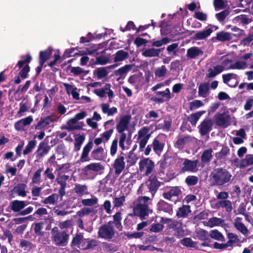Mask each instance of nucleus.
Instances as JSON below:
<instances>
[{
    "label": "nucleus",
    "instance_id": "obj_1",
    "mask_svg": "<svg viewBox=\"0 0 253 253\" xmlns=\"http://www.w3.org/2000/svg\"><path fill=\"white\" fill-rule=\"evenodd\" d=\"M232 174L223 168H214L210 175V181L211 186H223L228 185L232 180Z\"/></svg>",
    "mask_w": 253,
    "mask_h": 253
},
{
    "label": "nucleus",
    "instance_id": "obj_2",
    "mask_svg": "<svg viewBox=\"0 0 253 253\" xmlns=\"http://www.w3.org/2000/svg\"><path fill=\"white\" fill-rule=\"evenodd\" d=\"M130 119V115H124L121 118L120 122L116 125V129L118 132L121 134L119 144L122 151H124L126 149L125 141L126 139V134L124 131L128 129Z\"/></svg>",
    "mask_w": 253,
    "mask_h": 253
},
{
    "label": "nucleus",
    "instance_id": "obj_3",
    "mask_svg": "<svg viewBox=\"0 0 253 253\" xmlns=\"http://www.w3.org/2000/svg\"><path fill=\"white\" fill-rule=\"evenodd\" d=\"M51 233L52 240L56 246L65 247L67 245L69 235L66 231H60L58 227H54L52 229Z\"/></svg>",
    "mask_w": 253,
    "mask_h": 253
},
{
    "label": "nucleus",
    "instance_id": "obj_4",
    "mask_svg": "<svg viewBox=\"0 0 253 253\" xmlns=\"http://www.w3.org/2000/svg\"><path fill=\"white\" fill-rule=\"evenodd\" d=\"M21 58V60L17 62L16 66L18 67L19 69L23 68L19 72V75L23 79H25L28 78L30 71V67L28 64L32 61V57L28 53L22 56Z\"/></svg>",
    "mask_w": 253,
    "mask_h": 253
},
{
    "label": "nucleus",
    "instance_id": "obj_5",
    "mask_svg": "<svg viewBox=\"0 0 253 253\" xmlns=\"http://www.w3.org/2000/svg\"><path fill=\"white\" fill-rule=\"evenodd\" d=\"M139 167L141 171L145 169L144 174L146 176H148L153 171L155 168V163L149 158H143L139 161Z\"/></svg>",
    "mask_w": 253,
    "mask_h": 253
},
{
    "label": "nucleus",
    "instance_id": "obj_6",
    "mask_svg": "<svg viewBox=\"0 0 253 253\" xmlns=\"http://www.w3.org/2000/svg\"><path fill=\"white\" fill-rule=\"evenodd\" d=\"M98 235L101 238L109 240L114 236L115 231L112 226L102 225L99 229Z\"/></svg>",
    "mask_w": 253,
    "mask_h": 253
},
{
    "label": "nucleus",
    "instance_id": "obj_7",
    "mask_svg": "<svg viewBox=\"0 0 253 253\" xmlns=\"http://www.w3.org/2000/svg\"><path fill=\"white\" fill-rule=\"evenodd\" d=\"M184 162L183 163V166L181 167L179 172L180 173H184L186 171H190L192 172H197L198 170V160L192 161L188 159H182Z\"/></svg>",
    "mask_w": 253,
    "mask_h": 253
},
{
    "label": "nucleus",
    "instance_id": "obj_8",
    "mask_svg": "<svg viewBox=\"0 0 253 253\" xmlns=\"http://www.w3.org/2000/svg\"><path fill=\"white\" fill-rule=\"evenodd\" d=\"M124 155L125 154L123 152V151H121L120 154L118 156L112 164L116 175H119L120 174L125 168Z\"/></svg>",
    "mask_w": 253,
    "mask_h": 253
},
{
    "label": "nucleus",
    "instance_id": "obj_9",
    "mask_svg": "<svg viewBox=\"0 0 253 253\" xmlns=\"http://www.w3.org/2000/svg\"><path fill=\"white\" fill-rule=\"evenodd\" d=\"M50 149V146L48 145L47 142L44 140L41 142L36 152V161L41 162L42 160V158L46 155Z\"/></svg>",
    "mask_w": 253,
    "mask_h": 253
},
{
    "label": "nucleus",
    "instance_id": "obj_10",
    "mask_svg": "<svg viewBox=\"0 0 253 253\" xmlns=\"http://www.w3.org/2000/svg\"><path fill=\"white\" fill-rule=\"evenodd\" d=\"M150 212V210L146 204H137L133 208L134 214L139 216L141 219H145V217L148 215Z\"/></svg>",
    "mask_w": 253,
    "mask_h": 253
},
{
    "label": "nucleus",
    "instance_id": "obj_11",
    "mask_svg": "<svg viewBox=\"0 0 253 253\" xmlns=\"http://www.w3.org/2000/svg\"><path fill=\"white\" fill-rule=\"evenodd\" d=\"M233 34L225 31H221L216 33V37H212L211 41L213 42H222L230 41L233 38Z\"/></svg>",
    "mask_w": 253,
    "mask_h": 253
},
{
    "label": "nucleus",
    "instance_id": "obj_12",
    "mask_svg": "<svg viewBox=\"0 0 253 253\" xmlns=\"http://www.w3.org/2000/svg\"><path fill=\"white\" fill-rule=\"evenodd\" d=\"M169 229H172L174 231L173 235L177 238H180L185 235L184 230L182 227V223L180 220H174L169 225Z\"/></svg>",
    "mask_w": 253,
    "mask_h": 253
},
{
    "label": "nucleus",
    "instance_id": "obj_13",
    "mask_svg": "<svg viewBox=\"0 0 253 253\" xmlns=\"http://www.w3.org/2000/svg\"><path fill=\"white\" fill-rule=\"evenodd\" d=\"M213 123L209 118L205 119L199 126V133L202 136H205L208 134L212 129Z\"/></svg>",
    "mask_w": 253,
    "mask_h": 253
},
{
    "label": "nucleus",
    "instance_id": "obj_14",
    "mask_svg": "<svg viewBox=\"0 0 253 253\" xmlns=\"http://www.w3.org/2000/svg\"><path fill=\"white\" fill-rule=\"evenodd\" d=\"M90 157L93 160L102 161L106 158L107 153L102 147L99 146L91 152Z\"/></svg>",
    "mask_w": 253,
    "mask_h": 253
},
{
    "label": "nucleus",
    "instance_id": "obj_15",
    "mask_svg": "<svg viewBox=\"0 0 253 253\" xmlns=\"http://www.w3.org/2000/svg\"><path fill=\"white\" fill-rule=\"evenodd\" d=\"M104 169V167L101 163H91L85 166L82 169V171L85 175H88L91 171L97 172L99 171L103 170Z\"/></svg>",
    "mask_w": 253,
    "mask_h": 253
},
{
    "label": "nucleus",
    "instance_id": "obj_16",
    "mask_svg": "<svg viewBox=\"0 0 253 253\" xmlns=\"http://www.w3.org/2000/svg\"><path fill=\"white\" fill-rule=\"evenodd\" d=\"M93 143L92 141L91 140H89L83 148V152L80 157V161L84 162H88L90 160V159L88 158V154L93 148Z\"/></svg>",
    "mask_w": 253,
    "mask_h": 253
},
{
    "label": "nucleus",
    "instance_id": "obj_17",
    "mask_svg": "<svg viewBox=\"0 0 253 253\" xmlns=\"http://www.w3.org/2000/svg\"><path fill=\"white\" fill-rule=\"evenodd\" d=\"M157 209L160 211H163L169 214L173 213V206L163 200H161L157 203Z\"/></svg>",
    "mask_w": 253,
    "mask_h": 253
},
{
    "label": "nucleus",
    "instance_id": "obj_18",
    "mask_svg": "<svg viewBox=\"0 0 253 253\" xmlns=\"http://www.w3.org/2000/svg\"><path fill=\"white\" fill-rule=\"evenodd\" d=\"M29 202L24 201L14 200L11 203V210L14 212H20Z\"/></svg>",
    "mask_w": 253,
    "mask_h": 253
},
{
    "label": "nucleus",
    "instance_id": "obj_19",
    "mask_svg": "<svg viewBox=\"0 0 253 253\" xmlns=\"http://www.w3.org/2000/svg\"><path fill=\"white\" fill-rule=\"evenodd\" d=\"M148 182L149 191L151 193L152 196H154L158 188L161 186V182L156 177L150 178Z\"/></svg>",
    "mask_w": 253,
    "mask_h": 253
},
{
    "label": "nucleus",
    "instance_id": "obj_20",
    "mask_svg": "<svg viewBox=\"0 0 253 253\" xmlns=\"http://www.w3.org/2000/svg\"><path fill=\"white\" fill-rule=\"evenodd\" d=\"M215 120L217 126H227L230 120V116L224 113L219 114L215 116Z\"/></svg>",
    "mask_w": 253,
    "mask_h": 253
},
{
    "label": "nucleus",
    "instance_id": "obj_21",
    "mask_svg": "<svg viewBox=\"0 0 253 253\" xmlns=\"http://www.w3.org/2000/svg\"><path fill=\"white\" fill-rule=\"evenodd\" d=\"M52 48L51 47H48L46 49L43 51H41L39 53V64L43 65L45 62L50 59Z\"/></svg>",
    "mask_w": 253,
    "mask_h": 253
},
{
    "label": "nucleus",
    "instance_id": "obj_22",
    "mask_svg": "<svg viewBox=\"0 0 253 253\" xmlns=\"http://www.w3.org/2000/svg\"><path fill=\"white\" fill-rule=\"evenodd\" d=\"M97 245V242L95 240L84 238L80 248L83 250H87L93 249Z\"/></svg>",
    "mask_w": 253,
    "mask_h": 253
},
{
    "label": "nucleus",
    "instance_id": "obj_23",
    "mask_svg": "<svg viewBox=\"0 0 253 253\" xmlns=\"http://www.w3.org/2000/svg\"><path fill=\"white\" fill-rule=\"evenodd\" d=\"M203 51L199 47L193 46L187 50L186 56L191 59H195L203 55Z\"/></svg>",
    "mask_w": 253,
    "mask_h": 253
},
{
    "label": "nucleus",
    "instance_id": "obj_24",
    "mask_svg": "<svg viewBox=\"0 0 253 253\" xmlns=\"http://www.w3.org/2000/svg\"><path fill=\"white\" fill-rule=\"evenodd\" d=\"M216 209L225 208L227 212H230L233 210L232 202L229 200H220L215 204Z\"/></svg>",
    "mask_w": 253,
    "mask_h": 253
},
{
    "label": "nucleus",
    "instance_id": "obj_25",
    "mask_svg": "<svg viewBox=\"0 0 253 253\" xmlns=\"http://www.w3.org/2000/svg\"><path fill=\"white\" fill-rule=\"evenodd\" d=\"M191 212V207L189 205H183L178 208L176 211V215L178 218H185L187 217Z\"/></svg>",
    "mask_w": 253,
    "mask_h": 253
},
{
    "label": "nucleus",
    "instance_id": "obj_26",
    "mask_svg": "<svg viewBox=\"0 0 253 253\" xmlns=\"http://www.w3.org/2000/svg\"><path fill=\"white\" fill-rule=\"evenodd\" d=\"M153 150L154 152L159 156H160L165 147V143L160 142L158 137H156L152 142Z\"/></svg>",
    "mask_w": 253,
    "mask_h": 253
},
{
    "label": "nucleus",
    "instance_id": "obj_27",
    "mask_svg": "<svg viewBox=\"0 0 253 253\" xmlns=\"http://www.w3.org/2000/svg\"><path fill=\"white\" fill-rule=\"evenodd\" d=\"M213 30L211 28H208L202 31H198L193 37L195 40H202L206 39L211 35Z\"/></svg>",
    "mask_w": 253,
    "mask_h": 253
},
{
    "label": "nucleus",
    "instance_id": "obj_28",
    "mask_svg": "<svg viewBox=\"0 0 253 253\" xmlns=\"http://www.w3.org/2000/svg\"><path fill=\"white\" fill-rule=\"evenodd\" d=\"M224 70L223 67L217 65L212 68H209L208 70V73L206 74V78H212L215 77L217 75L221 73Z\"/></svg>",
    "mask_w": 253,
    "mask_h": 253
},
{
    "label": "nucleus",
    "instance_id": "obj_29",
    "mask_svg": "<svg viewBox=\"0 0 253 253\" xmlns=\"http://www.w3.org/2000/svg\"><path fill=\"white\" fill-rule=\"evenodd\" d=\"M212 152L211 148L205 150L201 157L202 162L206 164L209 163L212 158Z\"/></svg>",
    "mask_w": 253,
    "mask_h": 253
},
{
    "label": "nucleus",
    "instance_id": "obj_30",
    "mask_svg": "<svg viewBox=\"0 0 253 253\" xmlns=\"http://www.w3.org/2000/svg\"><path fill=\"white\" fill-rule=\"evenodd\" d=\"M161 51V49L151 48L146 49L142 51V55L146 57L158 56Z\"/></svg>",
    "mask_w": 253,
    "mask_h": 253
},
{
    "label": "nucleus",
    "instance_id": "obj_31",
    "mask_svg": "<svg viewBox=\"0 0 253 253\" xmlns=\"http://www.w3.org/2000/svg\"><path fill=\"white\" fill-rule=\"evenodd\" d=\"M129 56L128 53L123 49L119 50L116 52L114 55L113 60L114 62L122 61L128 58Z\"/></svg>",
    "mask_w": 253,
    "mask_h": 253
},
{
    "label": "nucleus",
    "instance_id": "obj_32",
    "mask_svg": "<svg viewBox=\"0 0 253 253\" xmlns=\"http://www.w3.org/2000/svg\"><path fill=\"white\" fill-rule=\"evenodd\" d=\"M205 113V111H203L192 114L187 117V120L193 126H195L201 116Z\"/></svg>",
    "mask_w": 253,
    "mask_h": 253
},
{
    "label": "nucleus",
    "instance_id": "obj_33",
    "mask_svg": "<svg viewBox=\"0 0 253 253\" xmlns=\"http://www.w3.org/2000/svg\"><path fill=\"white\" fill-rule=\"evenodd\" d=\"M192 141L191 137L189 135L184 136L177 139L175 143V146L179 149H181L184 146Z\"/></svg>",
    "mask_w": 253,
    "mask_h": 253
},
{
    "label": "nucleus",
    "instance_id": "obj_34",
    "mask_svg": "<svg viewBox=\"0 0 253 253\" xmlns=\"http://www.w3.org/2000/svg\"><path fill=\"white\" fill-rule=\"evenodd\" d=\"M132 66L130 64L126 65L124 66L119 68L118 70L114 72V74L116 76H120V78L118 79L119 80L121 78H122L124 75H125L128 72L131 70Z\"/></svg>",
    "mask_w": 253,
    "mask_h": 253
},
{
    "label": "nucleus",
    "instance_id": "obj_35",
    "mask_svg": "<svg viewBox=\"0 0 253 253\" xmlns=\"http://www.w3.org/2000/svg\"><path fill=\"white\" fill-rule=\"evenodd\" d=\"M253 165V155H247L244 159L241 160L240 168H245L248 166Z\"/></svg>",
    "mask_w": 253,
    "mask_h": 253
},
{
    "label": "nucleus",
    "instance_id": "obj_36",
    "mask_svg": "<svg viewBox=\"0 0 253 253\" xmlns=\"http://www.w3.org/2000/svg\"><path fill=\"white\" fill-rule=\"evenodd\" d=\"M171 158L169 155L168 154L165 153L162 159L159 162L160 168L162 169H165L170 165L169 160Z\"/></svg>",
    "mask_w": 253,
    "mask_h": 253
},
{
    "label": "nucleus",
    "instance_id": "obj_37",
    "mask_svg": "<svg viewBox=\"0 0 253 253\" xmlns=\"http://www.w3.org/2000/svg\"><path fill=\"white\" fill-rule=\"evenodd\" d=\"M84 235L83 233H77L75 236L73 238L71 246L74 247L77 246L80 248V246L81 245L84 239Z\"/></svg>",
    "mask_w": 253,
    "mask_h": 253
},
{
    "label": "nucleus",
    "instance_id": "obj_38",
    "mask_svg": "<svg viewBox=\"0 0 253 253\" xmlns=\"http://www.w3.org/2000/svg\"><path fill=\"white\" fill-rule=\"evenodd\" d=\"M26 187L27 185L26 184L19 183L14 187V189L18 195L22 197H25L27 194L25 191Z\"/></svg>",
    "mask_w": 253,
    "mask_h": 253
},
{
    "label": "nucleus",
    "instance_id": "obj_39",
    "mask_svg": "<svg viewBox=\"0 0 253 253\" xmlns=\"http://www.w3.org/2000/svg\"><path fill=\"white\" fill-rule=\"evenodd\" d=\"M97 212V210L93 208H84L81 211H78L77 214L80 217H82L85 215L91 214H95Z\"/></svg>",
    "mask_w": 253,
    "mask_h": 253
},
{
    "label": "nucleus",
    "instance_id": "obj_40",
    "mask_svg": "<svg viewBox=\"0 0 253 253\" xmlns=\"http://www.w3.org/2000/svg\"><path fill=\"white\" fill-rule=\"evenodd\" d=\"M209 235L210 237L214 240L222 242L225 241L224 237L222 234L217 229L211 230Z\"/></svg>",
    "mask_w": 253,
    "mask_h": 253
},
{
    "label": "nucleus",
    "instance_id": "obj_41",
    "mask_svg": "<svg viewBox=\"0 0 253 253\" xmlns=\"http://www.w3.org/2000/svg\"><path fill=\"white\" fill-rule=\"evenodd\" d=\"M59 199V195L56 193L52 194L45 198L42 202L44 204L54 205Z\"/></svg>",
    "mask_w": 253,
    "mask_h": 253
},
{
    "label": "nucleus",
    "instance_id": "obj_42",
    "mask_svg": "<svg viewBox=\"0 0 253 253\" xmlns=\"http://www.w3.org/2000/svg\"><path fill=\"white\" fill-rule=\"evenodd\" d=\"M209 90V84L207 83H202L200 84L198 93L200 96L206 97Z\"/></svg>",
    "mask_w": 253,
    "mask_h": 253
},
{
    "label": "nucleus",
    "instance_id": "obj_43",
    "mask_svg": "<svg viewBox=\"0 0 253 253\" xmlns=\"http://www.w3.org/2000/svg\"><path fill=\"white\" fill-rule=\"evenodd\" d=\"M108 74V72L105 67L98 68L94 71L93 73L94 75H96L98 79H101L106 77Z\"/></svg>",
    "mask_w": 253,
    "mask_h": 253
},
{
    "label": "nucleus",
    "instance_id": "obj_44",
    "mask_svg": "<svg viewBox=\"0 0 253 253\" xmlns=\"http://www.w3.org/2000/svg\"><path fill=\"white\" fill-rule=\"evenodd\" d=\"M247 64L244 61H236L235 63L231 64L229 67H227L226 69H244L246 68Z\"/></svg>",
    "mask_w": 253,
    "mask_h": 253
},
{
    "label": "nucleus",
    "instance_id": "obj_45",
    "mask_svg": "<svg viewBox=\"0 0 253 253\" xmlns=\"http://www.w3.org/2000/svg\"><path fill=\"white\" fill-rule=\"evenodd\" d=\"M198 239L201 241H207L209 239L208 232L204 229H201L196 232Z\"/></svg>",
    "mask_w": 253,
    "mask_h": 253
},
{
    "label": "nucleus",
    "instance_id": "obj_46",
    "mask_svg": "<svg viewBox=\"0 0 253 253\" xmlns=\"http://www.w3.org/2000/svg\"><path fill=\"white\" fill-rule=\"evenodd\" d=\"M170 42V39L168 37L163 38L161 40L153 41L152 43V46L159 47L163 45L166 44Z\"/></svg>",
    "mask_w": 253,
    "mask_h": 253
},
{
    "label": "nucleus",
    "instance_id": "obj_47",
    "mask_svg": "<svg viewBox=\"0 0 253 253\" xmlns=\"http://www.w3.org/2000/svg\"><path fill=\"white\" fill-rule=\"evenodd\" d=\"M199 178L197 176L195 175H189L185 180V182L189 186L195 185L198 182Z\"/></svg>",
    "mask_w": 253,
    "mask_h": 253
},
{
    "label": "nucleus",
    "instance_id": "obj_48",
    "mask_svg": "<svg viewBox=\"0 0 253 253\" xmlns=\"http://www.w3.org/2000/svg\"><path fill=\"white\" fill-rule=\"evenodd\" d=\"M37 143V142L35 140H32L29 141L25 149L23 151L24 155H27L31 153L32 150L35 147Z\"/></svg>",
    "mask_w": 253,
    "mask_h": 253
},
{
    "label": "nucleus",
    "instance_id": "obj_49",
    "mask_svg": "<svg viewBox=\"0 0 253 253\" xmlns=\"http://www.w3.org/2000/svg\"><path fill=\"white\" fill-rule=\"evenodd\" d=\"M234 227L243 235H246L249 233V231L247 227L243 223L234 224Z\"/></svg>",
    "mask_w": 253,
    "mask_h": 253
},
{
    "label": "nucleus",
    "instance_id": "obj_50",
    "mask_svg": "<svg viewBox=\"0 0 253 253\" xmlns=\"http://www.w3.org/2000/svg\"><path fill=\"white\" fill-rule=\"evenodd\" d=\"M43 223L42 222H37L34 224V230L35 233L38 236H43L44 232L42 231L43 229Z\"/></svg>",
    "mask_w": 253,
    "mask_h": 253
},
{
    "label": "nucleus",
    "instance_id": "obj_51",
    "mask_svg": "<svg viewBox=\"0 0 253 253\" xmlns=\"http://www.w3.org/2000/svg\"><path fill=\"white\" fill-rule=\"evenodd\" d=\"M42 169L40 168L34 173L32 177V182L34 184H39L41 182V172Z\"/></svg>",
    "mask_w": 253,
    "mask_h": 253
},
{
    "label": "nucleus",
    "instance_id": "obj_52",
    "mask_svg": "<svg viewBox=\"0 0 253 253\" xmlns=\"http://www.w3.org/2000/svg\"><path fill=\"white\" fill-rule=\"evenodd\" d=\"M109 62V59L108 57L104 55H100L96 57V60L93 64L95 65H105Z\"/></svg>",
    "mask_w": 253,
    "mask_h": 253
},
{
    "label": "nucleus",
    "instance_id": "obj_53",
    "mask_svg": "<svg viewBox=\"0 0 253 253\" xmlns=\"http://www.w3.org/2000/svg\"><path fill=\"white\" fill-rule=\"evenodd\" d=\"M167 72V69L165 65H162L161 67L158 68L155 71L156 77L161 78L164 77Z\"/></svg>",
    "mask_w": 253,
    "mask_h": 253
},
{
    "label": "nucleus",
    "instance_id": "obj_54",
    "mask_svg": "<svg viewBox=\"0 0 253 253\" xmlns=\"http://www.w3.org/2000/svg\"><path fill=\"white\" fill-rule=\"evenodd\" d=\"M229 14V12L228 10H223L219 13H216L215 17L217 20L220 22L225 20L226 17Z\"/></svg>",
    "mask_w": 253,
    "mask_h": 253
},
{
    "label": "nucleus",
    "instance_id": "obj_55",
    "mask_svg": "<svg viewBox=\"0 0 253 253\" xmlns=\"http://www.w3.org/2000/svg\"><path fill=\"white\" fill-rule=\"evenodd\" d=\"M178 45V43L176 42L169 45L167 48L168 53L169 54L172 53L173 56H175L177 52Z\"/></svg>",
    "mask_w": 253,
    "mask_h": 253
},
{
    "label": "nucleus",
    "instance_id": "obj_56",
    "mask_svg": "<svg viewBox=\"0 0 253 253\" xmlns=\"http://www.w3.org/2000/svg\"><path fill=\"white\" fill-rule=\"evenodd\" d=\"M156 95L157 96H161L166 98V101H169L171 98L170 90L167 88L165 91H159L156 92Z\"/></svg>",
    "mask_w": 253,
    "mask_h": 253
},
{
    "label": "nucleus",
    "instance_id": "obj_57",
    "mask_svg": "<svg viewBox=\"0 0 253 253\" xmlns=\"http://www.w3.org/2000/svg\"><path fill=\"white\" fill-rule=\"evenodd\" d=\"M180 243L187 247H194L196 243L192 241L190 238H184L180 241Z\"/></svg>",
    "mask_w": 253,
    "mask_h": 253
},
{
    "label": "nucleus",
    "instance_id": "obj_58",
    "mask_svg": "<svg viewBox=\"0 0 253 253\" xmlns=\"http://www.w3.org/2000/svg\"><path fill=\"white\" fill-rule=\"evenodd\" d=\"M118 138H115L112 142L110 146V155L111 156L114 157L117 153L118 149Z\"/></svg>",
    "mask_w": 253,
    "mask_h": 253
},
{
    "label": "nucleus",
    "instance_id": "obj_59",
    "mask_svg": "<svg viewBox=\"0 0 253 253\" xmlns=\"http://www.w3.org/2000/svg\"><path fill=\"white\" fill-rule=\"evenodd\" d=\"M97 201V198L94 197V198L83 199L82 201V203L84 206L91 207L95 205Z\"/></svg>",
    "mask_w": 253,
    "mask_h": 253
},
{
    "label": "nucleus",
    "instance_id": "obj_60",
    "mask_svg": "<svg viewBox=\"0 0 253 253\" xmlns=\"http://www.w3.org/2000/svg\"><path fill=\"white\" fill-rule=\"evenodd\" d=\"M125 201V197L123 195L120 197H116L114 199V207L118 208L121 207Z\"/></svg>",
    "mask_w": 253,
    "mask_h": 253
},
{
    "label": "nucleus",
    "instance_id": "obj_61",
    "mask_svg": "<svg viewBox=\"0 0 253 253\" xmlns=\"http://www.w3.org/2000/svg\"><path fill=\"white\" fill-rule=\"evenodd\" d=\"M150 130V129L146 126H144L141 128L138 132V136L137 138V140H139L141 138H144L145 136H147L149 134L148 132Z\"/></svg>",
    "mask_w": 253,
    "mask_h": 253
},
{
    "label": "nucleus",
    "instance_id": "obj_62",
    "mask_svg": "<svg viewBox=\"0 0 253 253\" xmlns=\"http://www.w3.org/2000/svg\"><path fill=\"white\" fill-rule=\"evenodd\" d=\"M87 189V187L85 185L76 184L74 191L75 193L78 194H82Z\"/></svg>",
    "mask_w": 253,
    "mask_h": 253
},
{
    "label": "nucleus",
    "instance_id": "obj_63",
    "mask_svg": "<svg viewBox=\"0 0 253 253\" xmlns=\"http://www.w3.org/2000/svg\"><path fill=\"white\" fill-rule=\"evenodd\" d=\"M253 41V33H250L248 36L241 40L240 44L244 46L249 45Z\"/></svg>",
    "mask_w": 253,
    "mask_h": 253
},
{
    "label": "nucleus",
    "instance_id": "obj_64",
    "mask_svg": "<svg viewBox=\"0 0 253 253\" xmlns=\"http://www.w3.org/2000/svg\"><path fill=\"white\" fill-rule=\"evenodd\" d=\"M163 228L164 226L163 224L159 223H153L151 225L150 230L152 232L157 233L162 231Z\"/></svg>",
    "mask_w": 253,
    "mask_h": 253
}]
</instances>
